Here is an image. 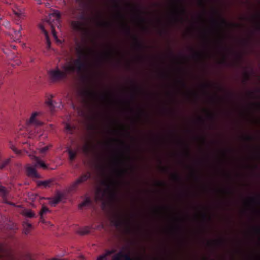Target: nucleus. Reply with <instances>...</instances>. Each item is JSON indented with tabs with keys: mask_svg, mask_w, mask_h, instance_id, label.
Here are the masks:
<instances>
[{
	"mask_svg": "<svg viewBox=\"0 0 260 260\" xmlns=\"http://www.w3.org/2000/svg\"><path fill=\"white\" fill-rule=\"evenodd\" d=\"M102 184L106 187V189L104 190L101 188L98 189L95 193V198L97 201L105 204L107 194L112 199L116 197V189L119 185V182L115 179L109 178L107 180L103 181Z\"/></svg>",
	"mask_w": 260,
	"mask_h": 260,
	"instance_id": "obj_1",
	"label": "nucleus"
},
{
	"mask_svg": "<svg viewBox=\"0 0 260 260\" xmlns=\"http://www.w3.org/2000/svg\"><path fill=\"white\" fill-rule=\"evenodd\" d=\"M61 69L57 67L48 71V79L51 83H58L67 80L68 75L75 72V68L69 63L62 66Z\"/></svg>",
	"mask_w": 260,
	"mask_h": 260,
	"instance_id": "obj_2",
	"label": "nucleus"
},
{
	"mask_svg": "<svg viewBox=\"0 0 260 260\" xmlns=\"http://www.w3.org/2000/svg\"><path fill=\"white\" fill-rule=\"evenodd\" d=\"M76 52L78 55V58L74 60V65L75 71L79 73L87 71L88 70V64L87 60L89 57V54L86 50L81 45L76 48Z\"/></svg>",
	"mask_w": 260,
	"mask_h": 260,
	"instance_id": "obj_3",
	"label": "nucleus"
},
{
	"mask_svg": "<svg viewBox=\"0 0 260 260\" xmlns=\"http://www.w3.org/2000/svg\"><path fill=\"white\" fill-rule=\"evenodd\" d=\"M31 159L34 160V166H31L29 164L26 166V172L27 175L34 178H40V176L36 170V167H41L44 169H47V166L44 162L42 161L38 157L34 155H30Z\"/></svg>",
	"mask_w": 260,
	"mask_h": 260,
	"instance_id": "obj_4",
	"label": "nucleus"
},
{
	"mask_svg": "<svg viewBox=\"0 0 260 260\" xmlns=\"http://www.w3.org/2000/svg\"><path fill=\"white\" fill-rule=\"evenodd\" d=\"M41 114V113L37 112L33 113L29 120V126L31 128L30 135L36 137H39L41 135L43 123L37 118V117Z\"/></svg>",
	"mask_w": 260,
	"mask_h": 260,
	"instance_id": "obj_5",
	"label": "nucleus"
},
{
	"mask_svg": "<svg viewBox=\"0 0 260 260\" xmlns=\"http://www.w3.org/2000/svg\"><path fill=\"white\" fill-rule=\"evenodd\" d=\"M91 173L89 172L85 174H82L79 177L76 181H75L70 186L69 191L70 192L76 191L78 188L79 186L82 184L87 181L91 178Z\"/></svg>",
	"mask_w": 260,
	"mask_h": 260,
	"instance_id": "obj_6",
	"label": "nucleus"
},
{
	"mask_svg": "<svg viewBox=\"0 0 260 260\" xmlns=\"http://www.w3.org/2000/svg\"><path fill=\"white\" fill-rule=\"evenodd\" d=\"M111 260H133L129 252L124 253L123 251H120L114 254Z\"/></svg>",
	"mask_w": 260,
	"mask_h": 260,
	"instance_id": "obj_7",
	"label": "nucleus"
},
{
	"mask_svg": "<svg viewBox=\"0 0 260 260\" xmlns=\"http://www.w3.org/2000/svg\"><path fill=\"white\" fill-rule=\"evenodd\" d=\"M49 18L47 20V22L50 25H51V27L52 28V32L53 36H54V38H56L57 36L55 33L54 28L53 27L52 25L51 24V18L52 17H53L54 18V19H56V20L57 21H59V20L60 18V17H61L60 13H59V12L58 11H54L52 13H51V14H50L49 15Z\"/></svg>",
	"mask_w": 260,
	"mask_h": 260,
	"instance_id": "obj_8",
	"label": "nucleus"
},
{
	"mask_svg": "<svg viewBox=\"0 0 260 260\" xmlns=\"http://www.w3.org/2000/svg\"><path fill=\"white\" fill-rule=\"evenodd\" d=\"M72 28L77 31H81L84 29L85 23L79 21H72L71 22Z\"/></svg>",
	"mask_w": 260,
	"mask_h": 260,
	"instance_id": "obj_9",
	"label": "nucleus"
},
{
	"mask_svg": "<svg viewBox=\"0 0 260 260\" xmlns=\"http://www.w3.org/2000/svg\"><path fill=\"white\" fill-rule=\"evenodd\" d=\"M82 96L85 102H88L90 99L94 98L96 95V93L90 90H84L81 93Z\"/></svg>",
	"mask_w": 260,
	"mask_h": 260,
	"instance_id": "obj_10",
	"label": "nucleus"
},
{
	"mask_svg": "<svg viewBox=\"0 0 260 260\" xmlns=\"http://www.w3.org/2000/svg\"><path fill=\"white\" fill-rule=\"evenodd\" d=\"M220 21L219 22V21L215 18H213L212 19V22L214 23V24H216L217 25H218V26H221L222 25H225V26H229V25H232L233 26H238V25L237 24H229L227 21L222 18L221 17H220Z\"/></svg>",
	"mask_w": 260,
	"mask_h": 260,
	"instance_id": "obj_11",
	"label": "nucleus"
},
{
	"mask_svg": "<svg viewBox=\"0 0 260 260\" xmlns=\"http://www.w3.org/2000/svg\"><path fill=\"white\" fill-rule=\"evenodd\" d=\"M46 105L48 107L50 111L52 112L55 107L61 108V104L60 103L59 105H57V103H54L51 99V98H48L45 102Z\"/></svg>",
	"mask_w": 260,
	"mask_h": 260,
	"instance_id": "obj_12",
	"label": "nucleus"
},
{
	"mask_svg": "<svg viewBox=\"0 0 260 260\" xmlns=\"http://www.w3.org/2000/svg\"><path fill=\"white\" fill-rule=\"evenodd\" d=\"M116 252V250L111 249V250H106L105 253L100 255L97 260H108L107 257L109 255H111L113 254H115Z\"/></svg>",
	"mask_w": 260,
	"mask_h": 260,
	"instance_id": "obj_13",
	"label": "nucleus"
},
{
	"mask_svg": "<svg viewBox=\"0 0 260 260\" xmlns=\"http://www.w3.org/2000/svg\"><path fill=\"white\" fill-rule=\"evenodd\" d=\"M52 182L51 179H49L45 181H38L37 182L38 186H43L44 188L49 187Z\"/></svg>",
	"mask_w": 260,
	"mask_h": 260,
	"instance_id": "obj_14",
	"label": "nucleus"
},
{
	"mask_svg": "<svg viewBox=\"0 0 260 260\" xmlns=\"http://www.w3.org/2000/svg\"><path fill=\"white\" fill-rule=\"evenodd\" d=\"M134 40L135 41V45L137 49L140 50H143L145 48L144 44L139 40L137 37L134 36Z\"/></svg>",
	"mask_w": 260,
	"mask_h": 260,
	"instance_id": "obj_15",
	"label": "nucleus"
},
{
	"mask_svg": "<svg viewBox=\"0 0 260 260\" xmlns=\"http://www.w3.org/2000/svg\"><path fill=\"white\" fill-rule=\"evenodd\" d=\"M52 145L51 144H49L44 147L38 148L37 150L39 154H40L42 156H44L46 154L49 149L52 147Z\"/></svg>",
	"mask_w": 260,
	"mask_h": 260,
	"instance_id": "obj_16",
	"label": "nucleus"
},
{
	"mask_svg": "<svg viewBox=\"0 0 260 260\" xmlns=\"http://www.w3.org/2000/svg\"><path fill=\"white\" fill-rule=\"evenodd\" d=\"M113 2H114V7L115 8L118 9L117 16L119 18H120L122 20V21H123L124 20V16L119 11L120 5H119V3L116 0H113Z\"/></svg>",
	"mask_w": 260,
	"mask_h": 260,
	"instance_id": "obj_17",
	"label": "nucleus"
},
{
	"mask_svg": "<svg viewBox=\"0 0 260 260\" xmlns=\"http://www.w3.org/2000/svg\"><path fill=\"white\" fill-rule=\"evenodd\" d=\"M23 232L25 234H28L31 230L32 225L31 224L24 222L23 224Z\"/></svg>",
	"mask_w": 260,
	"mask_h": 260,
	"instance_id": "obj_18",
	"label": "nucleus"
},
{
	"mask_svg": "<svg viewBox=\"0 0 260 260\" xmlns=\"http://www.w3.org/2000/svg\"><path fill=\"white\" fill-rule=\"evenodd\" d=\"M61 199L62 195L60 194H58L54 198L51 199V200L50 201V204L53 206H55L61 200Z\"/></svg>",
	"mask_w": 260,
	"mask_h": 260,
	"instance_id": "obj_19",
	"label": "nucleus"
},
{
	"mask_svg": "<svg viewBox=\"0 0 260 260\" xmlns=\"http://www.w3.org/2000/svg\"><path fill=\"white\" fill-rule=\"evenodd\" d=\"M113 224L114 226L116 228H119L123 224V221L120 218L119 216H117L113 221Z\"/></svg>",
	"mask_w": 260,
	"mask_h": 260,
	"instance_id": "obj_20",
	"label": "nucleus"
},
{
	"mask_svg": "<svg viewBox=\"0 0 260 260\" xmlns=\"http://www.w3.org/2000/svg\"><path fill=\"white\" fill-rule=\"evenodd\" d=\"M91 228H94L93 227H89V226H86V227H84V228H81L78 231V233L80 234V235H85V234H87L88 233H90V229Z\"/></svg>",
	"mask_w": 260,
	"mask_h": 260,
	"instance_id": "obj_21",
	"label": "nucleus"
},
{
	"mask_svg": "<svg viewBox=\"0 0 260 260\" xmlns=\"http://www.w3.org/2000/svg\"><path fill=\"white\" fill-rule=\"evenodd\" d=\"M39 28L42 31V32L43 33H44V34L45 35V36L46 37V40H47V46H48V47H49V46L50 45V42L49 40V38H48V35L47 31L45 30V28L44 27V26L40 24L39 25Z\"/></svg>",
	"mask_w": 260,
	"mask_h": 260,
	"instance_id": "obj_22",
	"label": "nucleus"
},
{
	"mask_svg": "<svg viewBox=\"0 0 260 260\" xmlns=\"http://www.w3.org/2000/svg\"><path fill=\"white\" fill-rule=\"evenodd\" d=\"M68 152L69 155L70 160L71 161L74 160L76 157L77 153L70 149H68Z\"/></svg>",
	"mask_w": 260,
	"mask_h": 260,
	"instance_id": "obj_23",
	"label": "nucleus"
},
{
	"mask_svg": "<svg viewBox=\"0 0 260 260\" xmlns=\"http://www.w3.org/2000/svg\"><path fill=\"white\" fill-rule=\"evenodd\" d=\"M0 193L2 196L3 199H5L7 196L8 191L7 190L6 188L5 187L0 185Z\"/></svg>",
	"mask_w": 260,
	"mask_h": 260,
	"instance_id": "obj_24",
	"label": "nucleus"
},
{
	"mask_svg": "<svg viewBox=\"0 0 260 260\" xmlns=\"http://www.w3.org/2000/svg\"><path fill=\"white\" fill-rule=\"evenodd\" d=\"M24 215L29 218H32L35 216V214L33 212L30 210H25L23 212Z\"/></svg>",
	"mask_w": 260,
	"mask_h": 260,
	"instance_id": "obj_25",
	"label": "nucleus"
},
{
	"mask_svg": "<svg viewBox=\"0 0 260 260\" xmlns=\"http://www.w3.org/2000/svg\"><path fill=\"white\" fill-rule=\"evenodd\" d=\"M49 211L48 208H47L45 206H42V209L39 213L40 216V220H42V216L44 214L46 213V212Z\"/></svg>",
	"mask_w": 260,
	"mask_h": 260,
	"instance_id": "obj_26",
	"label": "nucleus"
},
{
	"mask_svg": "<svg viewBox=\"0 0 260 260\" xmlns=\"http://www.w3.org/2000/svg\"><path fill=\"white\" fill-rule=\"evenodd\" d=\"M11 161L10 158H8L6 160H5L3 162H2L0 164V169H3L5 167H6L7 166H8Z\"/></svg>",
	"mask_w": 260,
	"mask_h": 260,
	"instance_id": "obj_27",
	"label": "nucleus"
},
{
	"mask_svg": "<svg viewBox=\"0 0 260 260\" xmlns=\"http://www.w3.org/2000/svg\"><path fill=\"white\" fill-rule=\"evenodd\" d=\"M259 199H260L259 196H258L257 198L251 197L249 199L248 201L250 203H256L257 204H259Z\"/></svg>",
	"mask_w": 260,
	"mask_h": 260,
	"instance_id": "obj_28",
	"label": "nucleus"
},
{
	"mask_svg": "<svg viewBox=\"0 0 260 260\" xmlns=\"http://www.w3.org/2000/svg\"><path fill=\"white\" fill-rule=\"evenodd\" d=\"M91 201L90 198H87L85 200L80 204V208H82L87 205L90 204Z\"/></svg>",
	"mask_w": 260,
	"mask_h": 260,
	"instance_id": "obj_29",
	"label": "nucleus"
},
{
	"mask_svg": "<svg viewBox=\"0 0 260 260\" xmlns=\"http://www.w3.org/2000/svg\"><path fill=\"white\" fill-rule=\"evenodd\" d=\"M126 172L127 171L125 169H117L116 170V174L119 177H122Z\"/></svg>",
	"mask_w": 260,
	"mask_h": 260,
	"instance_id": "obj_30",
	"label": "nucleus"
},
{
	"mask_svg": "<svg viewBox=\"0 0 260 260\" xmlns=\"http://www.w3.org/2000/svg\"><path fill=\"white\" fill-rule=\"evenodd\" d=\"M172 178L173 180L177 181V182H180L181 181V178L180 176L177 174V173H173L172 174Z\"/></svg>",
	"mask_w": 260,
	"mask_h": 260,
	"instance_id": "obj_31",
	"label": "nucleus"
},
{
	"mask_svg": "<svg viewBox=\"0 0 260 260\" xmlns=\"http://www.w3.org/2000/svg\"><path fill=\"white\" fill-rule=\"evenodd\" d=\"M123 27L125 30V32L127 35H131V30L130 27L125 23H123Z\"/></svg>",
	"mask_w": 260,
	"mask_h": 260,
	"instance_id": "obj_32",
	"label": "nucleus"
},
{
	"mask_svg": "<svg viewBox=\"0 0 260 260\" xmlns=\"http://www.w3.org/2000/svg\"><path fill=\"white\" fill-rule=\"evenodd\" d=\"M11 148L17 155H20L21 154V151L18 150L15 146H11Z\"/></svg>",
	"mask_w": 260,
	"mask_h": 260,
	"instance_id": "obj_33",
	"label": "nucleus"
},
{
	"mask_svg": "<svg viewBox=\"0 0 260 260\" xmlns=\"http://www.w3.org/2000/svg\"><path fill=\"white\" fill-rule=\"evenodd\" d=\"M112 53L111 52H107L102 54V57L104 59H108L111 56Z\"/></svg>",
	"mask_w": 260,
	"mask_h": 260,
	"instance_id": "obj_34",
	"label": "nucleus"
},
{
	"mask_svg": "<svg viewBox=\"0 0 260 260\" xmlns=\"http://www.w3.org/2000/svg\"><path fill=\"white\" fill-rule=\"evenodd\" d=\"M137 12L139 13H141V12L139 10H138V9H137ZM138 18L139 20H140V21L141 22H142V23H145L146 22V19L144 17L141 16L140 14H139V15L138 16Z\"/></svg>",
	"mask_w": 260,
	"mask_h": 260,
	"instance_id": "obj_35",
	"label": "nucleus"
},
{
	"mask_svg": "<svg viewBox=\"0 0 260 260\" xmlns=\"http://www.w3.org/2000/svg\"><path fill=\"white\" fill-rule=\"evenodd\" d=\"M214 243L217 245H223L224 244V240L223 239H219L217 240H215Z\"/></svg>",
	"mask_w": 260,
	"mask_h": 260,
	"instance_id": "obj_36",
	"label": "nucleus"
},
{
	"mask_svg": "<svg viewBox=\"0 0 260 260\" xmlns=\"http://www.w3.org/2000/svg\"><path fill=\"white\" fill-rule=\"evenodd\" d=\"M193 57L197 59H201L202 57V54L200 52H196L193 54Z\"/></svg>",
	"mask_w": 260,
	"mask_h": 260,
	"instance_id": "obj_37",
	"label": "nucleus"
},
{
	"mask_svg": "<svg viewBox=\"0 0 260 260\" xmlns=\"http://www.w3.org/2000/svg\"><path fill=\"white\" fill-rule=\"evenodd\" d=\"M99 24L102 27H109L110 26V24L106 22H99Z\"/></svg>",
	"mask_w": 260,
	"mask_h": 260,
	"instance_id": "obj_38",
	"label": "nucleus"
},
{
	"mask_svg": "<svg viewBox=\"0 0 260 260\" xmlns=\"http://www.w3.org/2000/svg\"><path fill=\"white\" fill-rule=\"evenodd\" d=\"M91 149L90 146L89 145H86L84 147V151L86 153H88Z\"/></svg>",
	"mask_w": 260,
	"mask_h": 260,
	"instance_id": "obj_39",
	"label": "nucleus"
},
{
	"mask_svg": "<svg viewBox=\"0 0 260 260\" xmlns=\"http://www.w3.org/2000/svg\"><path fill=\"white\" fill-rule=\"evenodd\" d=\"M253 230L257 234H260V228L259 226H254L253 228Z\"/></svg>",
	"mask_w": 260,
	"mask_h": 260,
	"instance_id": "obj_40",
	"label": "nucleus"
},
{
	"mask_svg": "<svg viewBox=\"0 0 260 260\" xmlns=\"http://www.w3.org/2000/svg\"><path fill=\"white\" fill-rule=\"evenodd\" d=\"M202 217L203 218V219L204 220H206L207 219H208V220H211V218L210 217H208L207 214L205 213H203L202 214Z\"/></svg>",
	"mask_w": 260,
	"mask_h": 260,
	"instance_id": "obj_41",
	"label": "nucleus"
},
{
	"mask_svg": "<svg viewBox=\"0 0 260 260\" xmlns=\"http://www.w3.org/2000/svg\"><path fill=\"white\" fill-rule=\"evenodd\" d=\"M66 129L67 131L69 132H71L72 131V126L70 125L69 124L67 123L66 124Z\"/></svg>",
	"mask_w": 260,
	"mask_h": 260,
	"instance_id": "obj_42",
	"label": "nucleus"
},
{
	"mask_svg": "<svg viewBox=\"0 0 260 260\" xmlns=\"http://www.w3.org/2000/svg\"><path fill=\"white\" fill-rule=\"evenodd\" d=\"M79 19L81 20H83V21H86L87 19V17H86V16L84 14H81L79 16Z\"/></svg>",
	"mask_w": 260,
	"mask_h": 260,
	"instance_id": "obj_43",
	"label": "nucleus"
},
{
	"mask_svg": "<svg viewBox=\"0 0 260 260\" xmlns=\"http://www.w3.org/2000/svg\"><path fill=\"white\" fill-rule=\"evenodd\" d=\"M178 82L181 84V85L183 87H186V84L181 79H179L178 80Z\"/></svg>",
	"mask_w": 260,
	"mask_h": 260,
	"instance_id": "obj_44",
	"label": "nucleus"
},
{
	"mask_svg": "<svg viewBox=\"0 0 260 260\" xmlns=\"http://www.w3.org/2000/svg\"><path fill=\"white\" fill-rule=\"evenodd\" d=\"M245 139L246 141H249L253 140V137H252L251 136H245Z\"/></svg>",
	"mask_w": 260,
	"mask_h": 260,
	"instance_id": "obj_45",
	"label": "nucleus"
},
{
	"mask_svg": "<svg viewBox=\"0 0 260 260\" xmlns=\"http://www.w3.org/2000/svg\"><path fill=\"white\" fill-rule=\"evenodd\" d=\"M210 86L211 84L209 83H206L203 85V87L206 89L209 88V87H210Z\"/></svg>",
	"mask_w": 260,
	"mask_h": 260,
	"instance_id": "obj_46",
	"label": "nucleus"
},
{
	"mask_svg": "<svg viewBox=\"0 0 260 260\" xmlns=\"http://www.w3.org/2000/svg\"><path fill=\"white\" fill-rule=\"evenodd\" d=\"M98 168L99 169V170H100V171H101L102 172H104V167L102 165H99L98 166Z\"/></svg>",
	"mask_w": 260,
	"mask_h": 260,
	"instance_id": "obj_47",
	"label": "nucleus"
},
{
	"mask_svg": "<svg viewBox=\"0 0 260 260\" xmlns=\"http://www.w3.org/2000/svg\"><path fill=\"white\" fill-rule=\"evenodd\" d=\"M208 116L211 119L214 120L215 119V116H214V115L210 113H208Z\"/></svg>",
	"mask_w": 260,
	"mask_h": 260,
	"instance_id": "obj_48",
	"label": "nucleus"
},
{
	"mask_svg": "<svg viewBox=\"0 0 260 260\" xmlns=\"http://www.w3.org/2000/svg\"><path fill=\"white\" fill-rule=\"evenodd\" d=\"M3 248L0 246V258H2L3 257Z\"/></svg>",
	"mask_w": 260,
	"mask_h": 260,
	"instance_id": "obj_49",
	"label": "nucleus"
},
{
	"mask_svg": "<svg viewBox=\"0 0 260 260\" xmlns=\"http://www.w3.org/2000/svg\"><path fill=\"white\" fill-rule=\"evenodd\" d=\"M245 81L248 80L249 79L250 76L248 73H245Z\"/></svg>",
	"mask_w": 260,
	"mask_h": 260,
	"instance_id": "obj_50",
	"label": "nucleus"
},
{
	"mask_svg": "<svg viewBox=\"0 0 260 260\" xmlns=\"http://www.w3.org/2000/svg\"><path fill=\"white\" fill-rule=\"evenodd\" d=\"M50 260H64V259L62 258L59 256L51 258Z\"/></svg>",
	"mask_w": 260,
	"mask_h": 260,
	"instance_id": "obj_51",
	"label": "nucleus"
},
{
	"mask_svg": "<svg viewBox=\"0 0 260 260\" xmlns=\"http://www.w3.org/2000/svg\"><path fill=\"white\" fill-rule=\"evenodd\" d=\"M157 185L159 186H164L165 185V184L162 182L159 181L157 182Z\"/></svg>",
	"mask_w": 260,
	"mask_h": 260,
	"instance_id": "obj_52",
	"label": "nucleus"
},
{
	"mask_svg": "<svg viewBox=\"0 0 260 260\" xmlns=\"http://www.w3.org/2000/svg\"><path fill=\"white\" fill-rule=\"evenodd\" d=\"M103 224L101 223L100 224H99L98 227L96 228L97 229H99V230H100L101 229H103Z\"/></svg>",
	"mask_w": 260,
	"mask_h": 260,
	"instance_id": "obj_53",
	"label": "nucleus"
},
{
	"mask_svg": "<svg viewBox=\"0 0 260 260\" xmlns=\"http://www.w3.org/2000/svg\"><path fill=\"white\" fill-rule=\"evenodd\" d=\"M16 35L18 37L21 36V31H20V30H19L17 32H16Z\"/></svg>",
	"mask_w": 260,
	"mask_h": 260,
	"instance_id": "obj_54",
	"label": "nucleus"
},
{
	"mask_svg": "<svg viewBox=\"0 0 260 260\" xmlns=\"http://www.w3.org/2000/svg\"><path fill=\"white\" fill-rule=\"evenodd\" d=\"M199 3L200 5H201L202 6H204V2L203 1V0H199Z\"/></svg>",
	"mask_w": 260,
	"mask_h": 260,
	"instance_id": "obj_55",
	"label": "nucleus"
},
{
	"mask_svg": "<svg viewBox=\"0 0 260 260\" xmlns=\"http://www.w3.org/2000/svg\"><path fill=\"white\" fill-rule=\"evenodd\" d=\"M256 28L257 30H260V23H257V24L256 25Z\"/></svg>",
	"mask_w": 260,
	"mask_h": 260,
	"instance_id": "obj_56",
	"label": "nucleus"
},
{
	"mask_svg": "<svg viewBox=\"0 0 260 260\" xmlns=\"http://www.w3.org/2000/svg\"><path fill=\"white\" fill-rule=\"evenodd\" d=\"M249 94L251 96H254V93L253 92H250Z\"/></svg>",
	"mask_w": 260,
	"mask_h": 260,
	"instance_id": "obj_57",
	"label": "nucleus"
},
{
	"mask_svg": "<svg viewBox=\"0 0 260 260\" xmlns=\"http://www.w3.org/2000/svg\"><path fill=\"white\" fill-rule=\"evenodd\" d=\"M186 149L187 150H186V154L188 156L189 155V153L188 147H187Z\"/></svg>",
	"mask_w": 260,
	"mask_h": 260,
	"instance_id": "obj_58",
	"label": "nucleus"
},
{
	"mask_svg": "<svg viewBox=\"0 0 260 260\" xmlns=\"http://www.w3.org/2000/svg\"><path fill=\"white\" fill-rule=\"evenodd\" d=\"M126 148L128 152L130 151V147H129V146H127L126 147Z\"/></svg>",
	"mask_w": 260,
	"mask_h": 260,
	"instance_id": "obj_59",
	"label": "nucleus"
},
{
	"mask_svg": "<svg viewBox=\"0 0 260 260\" xmlns=\"http://www.w3.org/2000/svg\"><path fill=\"white\" fill-rule=\"evenodd\" d=\"M101 98H102L103 99H104V100L106 99V95H101Z\"/></svg>",
	"mask_w": 260,
	"mask_h": 260,
	"instance_id": "obj_60",
	"label": "nucleus"
},
{
	"mask_svg": "<svg viewBox=\"0 0 260 260\" xmlns=\"http://www.w3.org/2000/svg\"><path fill=\"white\" fill-rule=\"evenodd\" d=\"M162 169L164 170V171H167L168 169L166 167H162Z\"/></svg>",
	"mask_w": 260,
	"mask_h": 260,
	"instance_id": "obj_61",
	"label": "nucleus"
},
{
	"mask_svg": "<svg viewBox=\"0 0 260 260\" xmlns=\"http://www.w3.org/2000/svg\"><path fill=\"white\" fill-rule=\"evenodd\" d=\"M15 14L17 15L18 16H20V14L18 12H15Z\"/></svg>",
	"mask_w": 260,
	"mask_h": 260,
	"instance_id": "obj_62",
	"label": "nucleus"
},
{
	"mask_svg": "<svg viewBox=\"0 0 260 260\" xmlns=\"http://www.w3.org/2000/svg\"><path fill=\"white\" fill-rule=\"evenodd\" d=\"M135 90H136V91H139V90H140V89H139V88L137 87H135Z\"/></svg>",
	"mask_w": 260,
	"mask_h": 260,
	"instance_id": "obj_63",
	"label": "nucleus"
},
{
	"mask_svg": "<svg viewBox=\"0 0 260 260\" xmlns=\"http://www.w3.org/2000/svg\"><path fill=\"white\" fill-rule=\"evenodd\" d=\"M225 192L228 194H231V192L230 190H226Z\"/></svg>",
	"mask_w": 260,
	"mask_h": 260,
	"instance_id": "obj_64",
	"label": "nucleus"
}]
</instances>
